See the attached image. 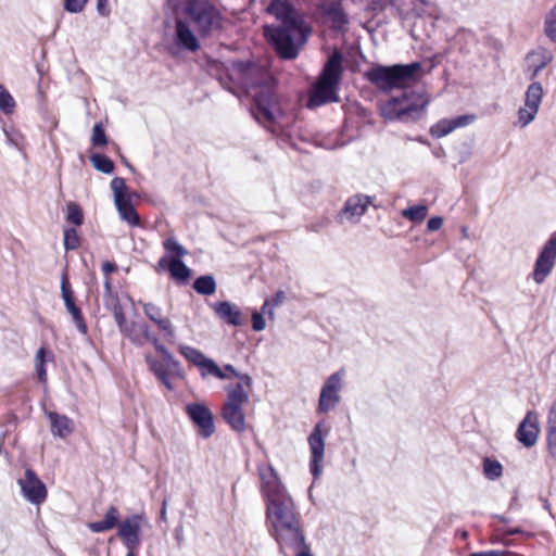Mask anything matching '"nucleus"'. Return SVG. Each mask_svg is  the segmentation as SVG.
Returning <instances> with one entry per match:
<instances>
[{"label": "nucleus", "instance_id": "obj_1", "mask_svg": "<svg viewBox=\"0 0 556 556\" xmlns=\"http://www.w3.org/2000/svg\"><path fill=\"white\" fill-rule=\"evenodd\" d=\"M229 79L253 98L251 114L271 134L279 135L278 119L282 116L274 80L251 61H233L227 67Z\"/></svg>", "mask_w": 556, "mask_h": 556}, {"label": "nucleus", "instance_id": "obj_2", "mask_svg": "<svg viewBox=\"0 0 556 556\" xmlns=\"http://www.w3.org/2000/svg\"><path fill=\"white\" fill-rule=\"evenodd\" d=\"M266 12L279 22L264 26L267 42L280 59L295 60L312 34V26L290 0H271Z\"/></svg>", "mask_w": 556, "mask_h": 556}, {"label": "nucleus", "instance_id": "obj_3", "mask_svg": "<svg viewBox=\"0 0 556 556\" xmlns=\"http://www.w3.org/2000/svg\"><path fill=\"white\" fill-rule=\"evenodd\" d=\"M266 523L278 549L295 547L306 539L302 517L293 498L266 506Z\"/></svg>", "mask_w": 556, "mask_h": 556}, {"label": "nucleus", "instance_id": "obj_4", "mask_svg": "<svg viewBox=\"0 0 556 556\" xmlns=\"http://www.w3.org/2000/svg\"><path fill=\"white\" fill-rule=\"evenodd\" d=\"M182 12L200 38H210L224 29V16L210 0H187Z\"/></svg>", "mask_w": 556, "mask_h": 556}, {"label": "nucleus", "instance_id": "obj_5", "mask_svg": "<svg viewBox=\"0 0 556 556\" xmlns=\"http://www.w3.org/2000/svg\"><path fill=\"white\" fill-rule=\"evenodd\" d=\"M420 70V62L392 66L377 65L365 72V78L378 89L388 92L401 88L406 81L417 79Z\"/></svg>", "mask_w": 556, "mask_h": 556}, {"label": "nucleus", "instance_id": "obj_6", "mask_svg": "<svg viewBox=\"0 0 556 556\" xmlns=\"http://www.w3.org/2000/svg\"><path fill=\"white\" fill-rule=\"evenodd\" d=\"M428 100L414 93L393 97L380 106L381 116L386 121L415 122L421 118Z\"/></svg>", "mask_w": 556, "mask_h": 556}, {"label": "nucleus", "instance_id": "obj_7", "mask_svg": "<svg viewBox=\"0 0 556 556\" xmlns=\"http://www.w3.org/2000/svg\"><path fill=\"white\" fill-rule=\"evenodd\" d=\"M249 391L242 383L227 388V397L222 407V416L231 430L242 433L247 429L245 416L242 406L249 403Z\"/></svg>", "mask_w": 556, "mask_h": 556}, {"label": "nucleus", "instance_id": "obj_8", "mask_svg": "<svg viewBox=\"0 0 556 556\" xmlns=\"http://www.w3.org/2000/svg\"><path fill=\"white\" fill-rule=\"evenodd\" d=\"M258 473L261 478V492L266 506L291 498L277 471L270 464L258 466Z\"/></svg>", "mask_w": 556, "mask_h": 556}, {"label": "nucleus", "instance_id": "obj_9", "mask_svg": "<svg viewBox=\"0 0 556 556\" xmlns=\"http://www.w3.org/2000/svg\"><path fill=\"white\" fill-rule=\"evenodd\" d=\"M258 473L261 478V492L266 506L291 498L277 471L270 464L258 466Z\"/></svg>", "mask_w": 556, "mask_h": 556}, {"label": "nucleus", "instance_id": "obj_10", "mask_svg": "<svg viewBox=\"0 0 556 556\" xmlns=\"http://www.w3.org/2000/svg\"><path fill=\"white\" fill-rule=\"evenodd\" d=\"M543 97L542 84L538 80L532 81L526 89L523 105L517 112V119L514 123L516 127L525 128L535 119Z\"/></svg>", "mask_w": 556, "mask_h": 556}, {"label": "nucleus", "instance_id": "obj_11", "mask_svg": "<svg viewBox=\"0 0 556 556\" xmlns=\"http://www.w3.org/2000/svg\"><path fill=\"white\" fill-rule=\"evenodd\" d=\"M111 189L114 193V202L122 220L131 227L140 225V217L129 198L126 197L127 186L125 179L115 177L111 181Z\"/></svg>", "mask_w": 556, "mask_h": 556}, {"label": "nucleus", "instance_id": "obj_12", "mask_svg": "<svg viewBox=\"0 0 556 556\" xmlns=\"http://www.w3.org/2000/svg\"><path fill=\"white\" fill-rule=\"evenodd\" d=\"M328 432V428L320 421L315 425L307 439L311 451L309 470L314 479H318L323 472L325 439Z\"/></svg>", "mask_w": 556, "mask_h": 556}, {"label": "nucleus", "instance_id": "obj_13", "mask_svg": "<svg viewBox=\"0 0 556 556\" xmlns=\"http://www.w3.org/2000/svg\"><path fill=\"white\" fill-rule=\"evenodd\" d=\"M556 261V232L543 245L535 263L532 273L535 283H543L551 275Z\"/></svg>", "mask_w": 556, "mask_h": 556}, {"label": "nucleus", "instance_id": "obj_14", "mask_svg": "<svg viewBox=\"0 0 556 556\" xmlns=\"http://www.w3.org/2000/svg\"><path fill=\"white\" fill-rule=\"evenodd\" d=\"M186 414L198 428V433L207 439L215 432V422L212 412L203 403H189L186 405Z\"/></svg>", "mask_w": 556, "mask_h": 556}, {"label": "nucleus", "instance_id": "obj_15", "mask_svg": "<svg viewBox=\"0 0 556 556\" xmlns=\"http://www.w3.org/2000/svg\"><path fill=\"white\" fill-rule=\"evenodd\" d=\"M374 199L375 197L362 193H357L348 198L343 207L337 215V222L339 224H343L344 222L356 224L359 218L365 215L368 206L372 204Z\"/></svg>", "mask_w": 556, "mask_h": 556}, {"label": "nucleus", "instance_id": "obj_16", "mask_svg": "<svg viewBox=\"0 0 556 556\" xmlns=\"http://www.w3.org/2000/svg\"><path fill=\"white\" fill-rule=\"evenodd\" d=\"M179 352L187 361L200 368L202 377L211 375L220 380L227 378L225 371L222 370L213 359L207 358L200 350L180 344Z\"/></svg>", "mask_w": 556, "mask_h": 556}, {"label": "nucleus", "instance_id": "obj_17", "mask_svg": "<svg viewBox=\"0 0 556 556\" xmlns=\"http://www.w3.org/2000/svg\"><path fill=\"white\" fill-rule=\"evenodd\" d=\"M23 496L31 504L39 505L47 498V488L45 483L39 479L37 473L27 468L24 472V477L17 480Z\"/></svg>", "mask_w": 556, "mask_h": 556}, {"label": "nucleus", "instance_id": "obj_18", "mask_svg": "<svg viewBox=\"0 0 556 556\" xmlns=\"http://www.w3.org/2000/svg\"><path fill=\"white\" fill-rule=\"evenodd\" d=\"M144 516L135 514L125 518L118 525L117 535L126 549H138L141 544L140 533Z\"/></svg>", "mask_w": 556, "mask_h": 556}, {"label": "nucleus", "instance_id": "obj_19", "mask_svg": "<svg viewBox=\"0 0 556 556\" xmlns=\"http://www.w3.org/2000/svg\"><path fill=\"white\" fill-rule=\"evenodd\" d=\"M174 43L181 51L194 53L200 50L199 35L191 28L187 18H175Z\"/></svg>", "mask_w": 556, "mask_h": 556}, {"label": "nucleus", "instance_id": "obj_20", "mask_svg": "<svg viewBox=\"0 0 556 556\" xmlns=\"http://www.w3.org/2000/svg\"><path fill=\"white\" fill-rule=\"evenodd\" d=\"M342 387V371H336L328 377L320 392L318 402L319 412L328 413L339 404Z\"/></svg>", "mask_w": 556, "mask_h": 556}, {"label": "nucleus", "instance_id": "obj_21", "mask_svg": "<svg viewBox=\"0 0 556 556\" xmlns=\"http://www.w3.org/2000/svg\"><path fill=\"white\" fill-rule=\"evenodd\" d=\"M318 9L329 20L332 30L342 34L346 31L350 18L342 7L341 0L321 1Z\"/></svg>", "mask_w": 556, "mask_h": 556}, {"label": "nucleus", "instance_id": "obj_22", "mask_svg": "<svg viewBox=\"0 0 556 556\" xmlns=\"http://www.w3.org/2000/svg\"><path fill=\"white\" fill-rule=\"evenodd\" d=\"M553 59V53L544 47H538L531 50L526 55L525 74L530 80H536L542 70H544Z\"/></svg>", "mask_w": 556, "mask_h": 556}, {"label": "nucleus", "instance_id": "obj_23", "mask_svg": "<svg viewBox=\"0 0 556 556\" xmlns=\"http://www.w3.org/2000/svg\"><path fill=\"white\" fill-rule=\"evenodd\" d=\"M430 5V0H391V7L403 22L424 17Z\"/></svg>", "mask_w": 556, "mask_h": 556}, {"label": "nucleus", "instance_id": "obj_24", "mask_svg": "<svg viewBox=\"0 0 556 556\" xmlns=\"http://www.w3.org/2000/svg\"><path fill=\"white\" fill-rule=\"evenodd\" d=\"M337 84L318 78L307 100V108L315 109L327 103L338 102Z\"/></svg>", "mask_w": 556, "mask_h": 556}, {"label": "nucleus", "instance_id": "obj_25", "mask_svg": "<svg viewBox=\"0 0 556 556\" xmlns=\"http://www.w3.org/2000/svg\"><path fill=\"white\" fill-rule=\"evenodd\" d=\"M61 292L67 312L71 314L73 323L76 325L78 331L83 334H87L88 327L84 319L81 309L76 305L73 291L71 289L66 275L62 276L61 280Z\"/></svg>", "mask_w": 556, "mask_h": 556}, {"label": "nucleus", "instance_id": "obj_26", "mask_svg": "<svg viewBox=\"0 0 556 556\" xmlns=\"http://www.w3.org/2000/svg\"><path fill=\"white\" fill-rule=\"evenodd\" d=\"M539 431L538 418L529 412L519 424L516 438L525 447H532L536 444Z\"/></svg>", "mask_w": 556, "mask_h": 556}, {"label": "nucleus", "instance_id": "obj_27", "mask_svg": "<svg viewBox=\"0 0 556 556\" xmlns=\"http://www.w3.org/2000/svg\"><path fill=\"white\" fill-rule=\"evenodd\" d=\"M138 304L142 307L144 315L153 321L166 337H175V329L170 319L163 316V311L159 305L141 300L138 301Z\"/></svg>", "mask_w": 556, "mask_h": 556}, {"label": "nucleus", "instance_id": "obj_28", "mask_svg": "<svg viewBox=\"0 0 556 556\" xmlns=\"http://www.w3.org/2000/svg\"><path fill=\"white\" fill-rule=\"evenodd\" d=\"M475 119L473 115H459L454 118H444L434 124L430 132L434 138H442L451 134L453 130L459 127H465L472 123Z\"/></svg>", "mask_w": 556, "mask_h": 556}, {"label": "nucleus", "instance_id": "obj_29", "mask_svg": "<svg viewBox=\"0 0 556 556\" xmlns=\"http://www.w3.org/2000/svg\"><path fill=\"white\" fill-rule=\"evenodd\" d=\"M342 62V53L338 49H334L333 52L329 55L321 71L319 79L339 85L343 72Z\"/></svg>", "mask_w": 556, "mask_h": 556}, {"label": "nucleus", "instance_id": "obj_30", "mask_svg": "<svg viewBox=\"0 0 556 556\" xmlns=\"http://www.w3.org/2000/svg\"><path fill=\"white\" fill-rule=\"evenodd\" d=\"M213 309L226 324L231 326L242 325L241 312L236 304L229 301L217 302L213 305Z\"/></svg>", "mask_w": 556, "mask_h": 556}, {"label": "nucleus", "instance_id": "obj_31", "mask_svg": "<svg viewBox=\"0 0 556 556\" xmlns=\"http://www.w3.org/2000/svg\"><path fill=\"white\" fill-rule=\"evenodd\" d=\"M47 417L50 421L51 432L54 437L64 439L73 432L74 422L66 415L48 412Z\"/></svg>", "mask_w": 556, "mask_h": 556}, {"label": "nucleus", "instance_id": "obj_32", "mask_svg": "<svg viewBox=\"0 0 556 556\" xmlns=\"http://www.w3.org/2000/svg\"><path fill=\"white\" fill-rule=\"evenodd\" d=\"M546 441L548 453L552 458L556 460V395L554 396L547 412Z\"/></svg>", "mask_w": 556, "mask_h": 556}, {"label": "nucleus", "instance_id": "obj_33", "mask_svg": "<svg viewBox=\"0 0 556 556\" xmlns=\"http://www.w3.org/2000/svg\"><path fill=\"white\" fill-rule=\"evenodd\" d=\"M119 523V510L115 506H110L102 520L90 522L88 527L93 533H102L118 527Z\"/></svg>", "mask_w": 556, "mask_h": 556}, {"label": "nucleus", "instance_id": "obj_34", "mask_svg": "<svg viewBox=\"0 0 556 556\" xmlns=\"http://www.w3.org/2000/svg\"><path fill=\"white\" fill-rule=\"evenodd\" d=\"M146 362L149 365L150 370L164 384V387L167 390L173 391L174 384L170 381L169 371L167 370V367L160 361L152 357L151 355L146 356Z\"/></svg>", "mask_w": 556, "mask_h": 556}, {"label": "nucleus", "instance_id": "obj_35", "mask_svg": "<svg viewBox=\"0 0 556 556\" xmlns=\"http://www.w3.org/2000/svg\"><path fill=\"white\" fill-rule=\"evenodd\" d=\"M168 271L170 277L178 282H186L191 276V269L178 257L169 260Z\"/></svg>", "mask_w": 556, "mask_h": 556}, {"label": "nucleus", "instance_id": "obj_36", "mask_svg": "<svg viewBox=\"0 0 556 556\" xmlns=\"http://www.w3.org/2000/svg\"><path fill=\"white\" fill-rule=\"evenodd\" d=\"M193 289L202 295H211L216 291V280L212 275H203L193 281Z\"/></svg>", "mask_w": 556, "mask_h": 556}, {"label": "nucleus", "instance_id": "obj_37", "mask_svg": "<svg viewBox=\"0 0 556 556\" xmlns=\"http://www.w3.org/2000/svg\"><path fill=\"white\" fill-rule=\"evenodd\" d=\"M482 469L484 477L490 481H495L503 476L502 464L490 457H485L482 463Z\"/></svg>", "mask_w": 556, "mask_h": 556}, {"label": "nucleus", "instance_id": "obj_38", "mask_svg": "<svg viewBox=\"0 0 556 556\" xmlns=\"http://www.w3.org/2000/svg\"><path fill=\"white\" fill-rule=\"evenodd\" d=\"M110 300H111L112 304L108 308L112 312L119 331L126 330L128 323L126 320V316L124 314L123 307L121 306V304L118 302V298L116 295H110Z\"/></svg>", "mask_w": 556, "mask_h": 556}, {"label": "nucleus", "instance_id": "obj_39", "mask_svg": "<svg viewBox=\"0 0 556 556\" xmlns=\"http://www.w3.org/2000/svg\"><path fill=\"white\" fill-rule=\"evenodd\" d=\"M90 161H91L93 167L103 174H111L114 170L113 161L103 154H99V153L92 154L90 156Z\"/></svg>", "mask_w": 556, "mask_h": 556}, {"label": "nucleus", "instance_id": "obj_40", "mask_svg": "<svg viewBox=\"0 0 556 556\" xmlns=\"http://www.w3.org/2000/svg\"><path fill=\"white\" fill-rule=\"evenodd\" d=\"M428 214L426 205H413L402 211V216L414 223L422 222Z\"/></svg>", "mask_w": 556, "mask_h": 556}, {"label": "nucleus", "instance_id": "obj_41", "mask_svg": "<svg viewBox=\"0 0 556 556\" xmlns=\"http://www.w3.org/2000/svg\"><path fill=\"white\" fill-rule=\"evenodd\" d=\"M66 220L75 226L84 223V214L80 206L74 202L66 205Z\"/></svg>", "mask_w": 556, "mask_h": 556}, {"label": "nucleus", "instance_id": "obj_42", "mask_svg": "<svg viewBox=\"0 0 556 556\" xmlns=\"http://www.w3.org/2000/svg\"><path fill=\"white\" fill-rule=\"evenodd\" d=\"M279 553L283 556H291L293 554L294 556H314L309 544L306 542V539L303 540L302 543H299L295 547H282L279 549Z\"/></svg>", "mask_w": 556, "mask_h": 556}, {"label": "nucleus", "instance_id": "obj_43", "mask_svg": "<svg viewBox=\"0 0 556 556\" xmlns=\"http://www.w3.org/2000/svg\"><path fill=\"white\" fill-rule=\"evenodd\" d=\"M15 108V100L11 96V93L0 85V111L4 114H10L13 112Z\"/></svg>", "mask_w": 556, "mask_h": 556}, {"label": "nucleus", "instance_id": "obj_44", "mask_svg": "<svg viewBox=\"0 0 556 556\" xmlns=\"http://www.w3.org/2000/svg\"><path fill=\"white\" fill-rule=\"evenodd\" d=\"M64 248L66 251H74L78 249L80 239L75 228L64 229Z\"/></svg>", "mask_w": 556, "mask_h": 556}, {"label": "nucleus", "instance_id": "obj_45", "mask_svg": "<svg viewBox=\"0 0 556 556\" xmlns=\"http://www.w3.org/2000/svg\"><path fill=\"white\" fill-rule=\"evenodd\" d=\"M163 247L167 253L175 254L178 258L188 254V251L173 237L167 238L163 242Z\"/></svg>", "mask_w": 556, "mask_h": 556}, {"label": "nucleus", "instance_id": "obj_46", "mask_svg": "<svg viewBox=\"0 0 556 556\" xmlns=\"http://www.w3.org/2000/svg\"><path fill=\"white\" fill-rule=\"evenodd\" d=\"M139 324L130 323L126 327V330H122L121 332L128 338L135 345L141 346L143 345V339L140 336V332L136 330L138 328Z\"/></svg>", "mask_w": 556, "mask_h": 556}, {"label": "nucleus", "instance_id": "obj_47", "mask_svg": "<svg viewBox=\"0 0 556 556\" xmlns=\"http://www.w3.org/2000/svg\"><path fill=\"white\" fill-rule=\"evenodd\" d=\"M91 142L94 147H102L108 143V138L102 124L98 123L93 126Z\"/></svg>", "mask_w": 556, "mask_h": 556}, {"label": "nucleus", "instance_id": "obj_48", "mask_svg": "<svg viewBox=\"0 0 556 556\" xmlns=\"http://www.w3.org/2000/svg\"><path fill=\"white\" fill-rule=\"evenodd\" d=\"M88 0H64V10L68 13H79Z\"/></svg>", "mask_w": 556, "mask_h": 556}, {"label": "nucleus", "instance_id": "obj_49", "mask_svg": "<svg viewBox=\"0 0 556 556\" xmlns=\"http://www.w3.org/2000/svg\"><path fill=\"white\" fill-rule=\"evenodd\" d=\"M389 5H391V0H369L366 11L379 13L384 11Z\"/></svg>", "mask_w": 556, "mask_h": 556}, {"label": "nucleus", "instance_id": "obj_50", "mask_svg": "<svg viewBox=\"0 0 556 556\" xmlns=\"http://www.w3.org/2000/svg\"><path fill=\"white\" fill-rule=\"evenodd\" d=\"M138 329L140 330V336L144 342L156 343L159 339L155 334H153L150 330V327L147 324H139Z\"/></svg>", "mask_w": 556, "mask_h": 556}, {"label": "nucleus", "instance_id": "obj_51", "mask_svg": "<svg viewBox=\"0 0 556 556\" xmlns=\"http://www.w3.org/2000/svg\"><path fill=\"white\" fill-rule=\"evenodd\" d=\"M266 327L265 318L262 313L254 312L252 314V328L254 331H262Z\"/></svg>", "mask_w": 556, "mask_h": 556}, {"label": "nucleus", "instance_id": "obj_52", "mask_svg": "<svg viewBox=\"0 0 556 556\" xmlns=\"http://www.w3.org/2000/svg\"><path fill=\"white\" fill-rule=\"evenodd\" d=\"M443 225V218L440 216L431 217L427 223V229L429 231H437L439 230Z\"/></svg>", "mask_w": 556, "mask_h": 556}, {"label": "nucleus", "instance_id": "obj_53", "mask_svg": "<svg viewBox=\"0 0 556 556\" xmlns=\"http://www.w3.org/2000/svg\"><path fill=\"white\" fill-rule=\"evenodd\" d=\"M166 367H167V370L169 371V376L170 375H177L179 377L184 376L182 368L180 366V363L177 359L173 361Z\"/></svg>", "mask_w": 556, "mask_h": 556}, {"label": "nucleus", "instance_id": "obj_54", "mask_svg": "<svg viewBox=\"0 0 556 556\" xmlns=\"http://www.w3.org/2000/svg\"><path fill=\"white\" fill-rule=\"evenodd\" d=\"M3 132H4L5 137H7V141L11 146H13V147H15L17 149H21V146H20V142H18V139H17L18 134H12L7 128H3Z\"/></svg>", "mask_w": 556, "mask_h": 556}, {"label": "nucleus", "instance_id": "obj_55", "mask_svg": "<svg viewBox=\"0 0 556 556\" xmlns=\"http://www.w3.org/2000/svg\"><path fill=\"white\" fill-rule=\"evenodd\" d=\"M104 289H105V293H104V304L106 307H109L112 302L110 300V295H114L112 293V287H111V280L110 278H106L105 281H104Z\"/></svg>", "mask_w": 556, "mask_h": 556}, {"label": "nucleus", "instance_id": "obj_56", "mask_svg": "<svg viewBox=\"0 0 556 556\" xmlns=\"http://www.w3.org/2000/svg\"><path fill=\"white\" fill-rule=\"evenodd\" d=\"M108 4L109 0H97V11L101 16H108L110 14Z\"/></svg>", "mask_w": 556, "mask_h": 556}, {"label": "nucleus", "instance_id": "obj_57", "mask_svg": "<svg viewBox=\"0 0 556 556\" xmlns=\"http://www.w3.org/2000/svg\"><path fill=\"white\" fill-rule=\"evenodd\" d=\"M35 368L37 371L38 379L41 383L47 382V369L46 364H35Z\"/></svg>", "mask_w": 556, "mask_h": 556}, {"label": "nucleus", "instance_id": "obj_58", "mask_svg": "<svg viewBox=\"0 0 556 556\" xmlns=\"http://www.w3.org/2000/svg\"><path fill=\"white\" fill-rule=\"evenodd\" d=\"M236 378L240 380L239 383H242L243 387H247L248 389H251L252 386V378L247 374H240L238 372L236 375ZM245 390V388H243Z\"/></svg>", "mask_w": 556, "mask_h": 556}, {"label": "nucleus", "instance_id": "obj_59", "mask_svg": "<svg viewBox=\"0 0 556 556\" xmlns=\"http://www.w3.org/2000/svg\"><path fill=\"white\" fill-rule=\"evenodd\" d=\"M285 299H286V294H285V292H283V291H281V290H279V291H277V292L275 293V295L273 296V299H271V300H269V301H270L271 306H274V307H275V306L280 305V304L283 302V300H285Z\"/></svg>", "mask_w": 556, "mask_h": 556}, {"label": "nucleus", "instance_id": "obj_60", "mask_svg": "<svg viewBox=\"0 0 556 556\" xmlns=\"http://www.w3.org/2000/svg\"><path fill=\"white\" fill-rule=\"evenodd\" d=\"M46 355L47 350L46 348L41 346L36 353L35 364H46Z\"/></svg>", "mask_w": 556, "mask_h": 556}, {"label": "nucleus", "instance_id": "obj_61", "mask_svg": "<svg viewBox=\"0 0 556 556\" xmlns=\"http://www.w3.org/2000/svg\"><path fill=\"white\" fill-rule=\"evenodd\" d=\"M167 505H168V500H167V497H164L162 501V507H161V511H160V519L163 522H167Z\"/></svg>", "mask_w": 556, "mask_h": 556}, {"label": "nucleus", "instance_id": "obj_62", "mask_svg": "<svg viewBox=\"0 0 556 556\" xmlns=\"http://www.w3.org/2000/svg\"><path fill=\"white\" fill-rule=\"evenodd\" d=\"M116 268H117V266H116V264H115V263H113V262H109V261H106V262H104V263L102 264V270H103V273H104L105 275H109V274H111V273L115 271V270H116Z\"/></svg>", "mask_w": 556, "mask_h": 556}, {"label": "nucleus", "instance_id": "obj_63", "mask_svg": "<svg viewBox=\"0 0 556 556\" xmlns=\"http://www.w3.org/2000/svg\"><path fill=\"white\" fill-rule=\"evenodd\" d=\"M273 307L270 301L268 299L265 300L262 306V314H268L271 317L274 315Z\"/></svg>", "mask_w": 556, "mask_h": 556}, {"label": "nucleus", "instance_id": "obj_64", "mask_svg": "<svg viewBox=\"0 0 556 556\" xmlns=\"http://www.w3.org/2000/svg\"><path fill=\"white\" fill-rule=\"evenodd\" d=\"M154 349L157 353H160L162 356L168 352L167 348L160 342V340H156V343H152Z\"/></svg>", "mask_w": 556, "mask_h": 556}]
</instances>
